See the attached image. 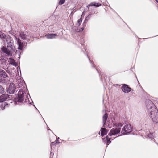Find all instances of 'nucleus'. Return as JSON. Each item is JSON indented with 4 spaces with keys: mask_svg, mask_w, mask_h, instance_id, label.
<instances>
[{
    "mask_svg": "<svg viewBox=\"0 0 158 158\" xmlns=\"http://www.w3.org/2000/svg\"><path fill=\"white\" fill-rule=\"evenodd\" d=\"M147 108L148 114L152 121L155 123L158 122V111L153 104L150 100L148 101Z\"/></svg>",
    "mask_w": 158,
    "mask_h": 158,
    "instance_id": "obj_1",
    "label": "nucleus"
},
{
    "mask_svg": "<svg viewBox=\"0 0 158 158\" xmlns=\"http://www.w3.org/2000/svg\"><path fill=\"white\" fill-rule=\"evenodd\" d=\"M6 39L7 42V48L6 46H2L1 49L3 52L9 55L15 50L14 41L13 39L9 35H7L6 37Z\"/></svg>",
    "mask_w": 158,
    "mask_h": 158,
    "instance_id": "obj_2",
    "label": "nucleus"
},
{
    "mask_svg": "<svg viewBox=\"0 0 158 158\" xmlns=\"http://www.w3.org/2000/svg\"><path fill=\"white\" fill-rule=\"evenodd\" d=\"M120 128H114L110 130L108 136H106L105 138H102L103 141L106 143L107 145H108L111 143L110 141L111 138H109L108 136H111L119 133L120 131Z\"/></svg>",
    "mask_w": 158,
    "mask_h": 158,
    "instance_id": "obj_3",
    "label": "nucleus"
},
{
    "mask_svg": "<svg viewBox=\"0 0 158 158\" xmlns=\"http://www.w3.org/2000/svg\"><path fill=\"white\" fill-rule=\"evenodd\" d=\"M23 95V92L22 91H20L18 92V98H15V101L10 99V98H8V100H7V103L9 105L10 103H12L13 102L15 103L16 104H19V102H21L24 99Z\"/></svg>",
    "mask_w": 158,
    "mask_h": 158,
    "instance_id": "obj_4",
    "label": "nucleus"
},
{
    "mask_svg": "<svg viewBox=\"0 0 158 158\" xmlns=\"http://www.w3.org/2000/svg\"><path fill=\"white\" fill-rule=\"evenodd\" d=\"M132 131V127L130 124H127L123 128L121 133L123 135H127Z\"/></svg>",
    "mask_w": 158,
    "mask_h": 158,
    "instance_id": "obj_5",
    "label": "nucleus"
},
{
    "mask_svg": "<svg viewBox=\"0 0 158 158\" xmlns=\"http://www.w3.org/2000/svg\"><path fill=\"white\" fill-rule=\"evenodd\" d=\"M16 89V87L14 83H11L9 85V87L7 90V93L10 94H13L15 92Z\"/></svg>",
    "mask_w": 158,
    "mask_h": 158,
    "instance_id": "obj_6",
    "label": "nucleus"
},
{
    "mask_svg": "<svg viewBox=\"0 0 158 158\" xmlns=\"http://www.w3.org/2000/svg\"><path fill=\"white\" fill-rule=\"evenodd\" d=\"M15 40H16L17 44L18 46V49L19 50H22L23 47V43L21 42L20 39L17 37H15Z\"/></svg>",
    "mask_w": 158,
    "mask_h": 158,
    "instance_id": "obj_7",
    "label": "nucleus"
},
{
    "mask_svg": "<svg viewBox=\"0 0 158 158\" xmlns=\"http://www.w3.org/2000/svg\"><path fill=\"white\" fill-rule=\"evenodd\" d=\"M26 32H21L19 34V35L21 39L23 40H29V37Z\"/></svg>",
    "mask_w": 158,
    "mask_h": 158,
    "instance_id": "obj_8",
    "label": "nucleus"
},
{
    "mask_svg": "<svg viewBox=\"0 0 158 158\" xmlns=\"http://www.w3.org/2000/svg\"><path fill=\"white\" fill-rule=\"evenodd\" d=\"M8 94H3L0 96V102H4L7 99L10 98V97Z\"/></svg>",
    "mask_w": 158,
    "mask_h": 158,
    "instance_id": "obj_9",
    "label": "nucleus"
},
{
    "mask_svg": "<svg viewBox=\"0 0 158 158\" xmlns=\"http://www.w3.org/2000/svg\"><path fill=\"white\" fill-rule=\"evenodd\" d=\"M122 89L124 92L127 93L131 91V89L127 85H124L122 86Z\"/></svg>",
    "mask_w": 158,
    "mask_h": 158,
    "instance_id": "obj_10",
    "label": "nucleus"
},
{
    "mask_svg": "<svg viewBox=\"0 0 158 158\" xmlns=\"http://www.w3.org/2000/svg\"><path fill=\"white\" fill-rule=\"evenodd\" d=\"M26 85L24 82L22 81L21 82H20L18 84V87H19L20 89H19V91H22L23 93V97L24 96V92L23 91V88H24L25 87Z\"/></svg>",
    "mask_w": 158,
    "mask_h": 158,
    "instance_id": "obj_11",
    "label": "nucleus"
},
{
    "mask_svg": "<svg viewBox=\"0 0 158 158\" xmlns=\"http://www.w3.org/2000/svg\"><path fill=\"white\" fill-rule=\"evenodd\" d=\"M58 35L55 34H47L45 35V36L48 39H52L55 38L56 36H57Z\"/></svg>",
    "mask_w": 158,
    "mask_h": 158,
    "instance_id": "obj_12",
    "label": "nucleus"
},
{
    "mask_svg": "<svg viewBox=\"0 0 158 158\" xmlns=\"http://www.w3.org/2000/svg\"><path fill=\"white\" fill-rule=\"evenodd\" d=\"M0 76L3 78H6L8 77L5 72L2 69H0Z\"/></svg>",
    "mask_w": 158,
    "mask_h": 158,
    "instance_id": "obj_13",
    "label": "nucleus"
},
{
    "mask_svg": "<svg viewBox=\"0 0 158 158\" xmlns=\"http://www.w3.org/2000/svg\"><path fill=\"white\" fill-rule=\"evenodd\" d=\"M9 64L16 66L17 65V63L15 62L14 59L12 58H10L9 59Z\"/></svg>",
    "mask_w": 158,
    "mask_h": 158,
    "instance_id": "obj_14",
    "label": "nucleus"
},
{
    "mask_svg": "<svg viewBox=\"0 0 158 158\" xmlns=\"http://www.w3.org/2000/svg\"><path fill=\"white\" fill-rule=\"evenodd\" d=\"M2 102L0 105V107L1 108L2 110H4L5 108H7L9 106L8 104L7 103V102Z\"/></svg>",
    "mask_w": 158,
    "mask_h": 158,
    "instance_id": "obj_15",
    "label": "nucleus"
},
{
    "mask_svg": "<svg viewBox=\"0 0 158 158\" xmlns=\"http://www.w3.org/2000/svg\"><path fill=\"white\" fill-rule=\"evenodd\" d=\"M107 130L105 128H101V136L103 137L107 134Z\"/></svg>",
    "mask_w": 158,
    "mask_h": 158,
    "instance_id": "obj_16",
    "label": "nucleus"
},
{
    "mask_svg": "<svg viewBox=\"0 0 158 158\" xmlns=\"http://www.w3.org/2000/svg\"><path fill=\"white\" fill-rule=\"evenodd\" d=\"M108 118V114L107 113H105L103 116V126L104 127V125L106 124L107 119Z\"/></svg>",
    "mask_w": 158,
    "mask_h": 158,
    "instance_id": "obj_17",
    "label": "nucleus"
},
{
    "mask_svg": "<svg viewBox=\"0 0 158 158\" xmlns=\"http://www.w3.org/2000/svg\"><path fill=\"white\" fill-rule=\"evenodd\" d=\"M90 6H94L96 7H98L101 6V4L99 3H92L90 4Z\"/></svg>",
    "mask_w": 158,
    "mask_h": 158,
    "instance_id": "obj_18",
    "label": "nucleus"
},
{
    "mask_svg": "<svg viewBox=\"0 0 158 158\" xmlns=\"http://www.w3.org/2000/svg\"><path fill=\"white\" fill-rule=\"evenodd\" d=\"M91 14H89L85 18L84 22L83 23V25H84V24L86 23L88 21V20L91 18Z\"/></svg>",
    "mask_w": 158,
    "mask_h": 158,
    "instance_id": "obj_19",
    "label": "nucleus"
},
{
    "mask_svg": "<svg viewBox=\"0 0 158 158\" xmlns=\"http://www.w3.org/2000/svg\"><path fill=\"white\" fill-rule=\"evenodd\" d=\"M7 35H6L2 33V34L0 35V38L1 39H2L3 41H6V37Z\"/></svg>",
    "mask_w": 158,
    "mask_h": 158,
    "instance_id": "obj_20",
    "label": "nucleus"
},
{
    "mask_svg": "<svg viewBox=\"0 0 158 158\" xmlns=\"http://www.w3.org/2000/svg\"><path fill=\"white\" fill-rule=\"evenodd\" d=\"M123 124L121 123H116L114 124V126L116 127H122Z\"/></svg>",
    "mask_w": 158,
    "mask_h": 158,
    "instance_id": "obj_21",
    "label": "nucleus"
},
{
    "mask_svg": "<svg viewBox=\"0 0 158 158\" xmlns=\"http://www.w3.org/2000/svg\"><path fill=\"white\" fill-rule=\"evenodd\" d=\"M4 92V89L2 86L0 85V94H2Z\"/></svg>",
    "mask_w": 158,
    "mask_h": 158,
    "instance_id": "obj_22",
    "label": "nucleus"
},
{
    "mask_svg": "<svg viewBox=\"0 0 158 158\" xmlns=\"http://www.w3.org/2000/svg\"><path fill=\"white\" fill-rule=\"evenodd\" d=\"M65 0H60L59 2V5H61L65 2Z\"/></svg>",
    "mask_w": 158,
    "mask_h": 158,
    "instance_id": "obj_23",
    "label": "nucleus"
},
{
    "mask_svg": "<svg viewBox=\"0 0 158 158\" xmlns=\"http://www.w3.org/2000/svg\"><path fill=\"white\" fill-rule=\"evenodd\" d=\"M82 19L81 18H80L77 21V22H78V23L79 24V26L80 25L81 23L82 22Z\"/></svg>",
    "mask_w": 158,
    "mask_h": 158,
    "instance_id": "obj_24",
    "label": "nucleus"
},
{
    "mask_svg": "<svg viewBox=\"0 0 158 158\" xmlns=\"http://www.w3.org/2000/svg\"><path fill=\"white\" fill-rule=\"evenodd\" d=\"M57 143L56 142H52L51 143V149L52 148V146L53 145H55Z\"/></svg>",
    "mask_w": 158,
    "mask_h": 158,
    "instance_id": "obj_25",
    "label": "nucleus"
},
{
    "mask_svg": "<svg viewBox=\"0 0 158 158\" xmlns=\"http://www.w3.org/2000/svg\"><path fill=\"white\" fill-rule=\"evenodd\" d=\"M83 27L81 28V31H83L84 29V28H85L86 26V24L85 23L84 24V25L83 24Z\"/></svg>",
    "mask_w": 158,
    "mask_h": 158,
    "instance_id": "obj_26",
    "label": "nucleus"
},
{
    "mask_svg": "<svg viewBox=\"0 0 158 158\" xmlns=\"http://www.w3.org/2000/svg\"><path fill=\"white\" fill-rule=\"evenodd\" d=\"M148 137H149V138H151V139H152V135L151 133H150V134H148Z\"/></svg>",
    "mask_w": 158,
    "mask_h": 158,
    "instance_id": "obj_27",
    "label": "nucleus"
},
{
    "mask_svg": "<svg viewBox=\"0 0 158 158\" xmlns=\"http://www.w3.org/2000/svg\"><path fill=\"white\" fill-rule=\"evenodd\" d=\"M59 137H58V138H57L56 139V140L55 141V142H56L57 143H59V142H58V139H59Z\"/></svg>",
    "mask_w": 158,
    "mask_h": 158,
    "instance_id": "obj_28",
    "label": "nucleus"
},
{
    "mask_svg": "<svg viewBox=\"0 0 158 158\" xmlns=\"http://www.w3.org/2000/svg\"><path fill=\"white\" fill-rule=\"evenodd\" d=\"M53 155V153H52L51 152V153H50V158H51V156H52V155Z\"/></svg>",
    "mask_w": 158,
    "mask_h": 158,
    "instance_id": "obj_29",
    "label": "nucleus"
},
{
    "mask_svg": "<svg viewBox=\"0 0 158 158\" xmlns=\"http://www.w3.org/2000/svg\"><path fill=\"white\" fill-rule=\"evenodd\" d=\"M87 57L88 58H89V60L90 62H91V61L90 60V59H89V56H88V55L87 54Z\"/></svg>",
    "mask_w": 158,
    "mask_h": 158,
    "instance_id": "obj_30",
    "label": "nucleus"
},
{
    "mask_svg": "<svg viewBox=\"0 0 158 158\" xmlns=\"http://www.w3.org/2000/svg\"><path fill=\"white\" fill-rule=\"evenodd\" d=\"M158 3V0H155Z\"/></svg>",
    "mask_w": 158,
    "mask_h": 158,
    "instance_id": "obj_31",
    "label": "nucleus"
},
{
    "mask_svg": "<svg viewBox=\"0 0 158 158\" xmlns=\"http://www.w3.org/2000/svg\"><path fill=\"white\" fill-rule=\"evenodd\" d=\"M92 65L94 67H95L94 66V65L93 64H92Z\"/></svg>",
    "mask_w": 158,
    "mask_h": 158,
    "instance_id": "obj_32",
    "label": "nucleus"
},
{
    "mask_svg": "<svg viewBox=\"0 0 158 158\" xmlns=\"http://www.w3.org/2000/svg\"><path fill=\"white\" fill-rule=\"evenodd\" d=\"M96 69L97 70V71L98 72V69H97L96 68Z\"/></svg>",
    "mask_w": 158,
    "mask_h": 158,
    "instance_id": "obj_33",
    "label": "nucleus"
},
{
    "mask_svg": "<svg viewBox=\"0 0 158 158\" xmlns=\"http://www.w3.org/2000/svg\"><path fill=\"white\" fill-rule=\"evenodd\" d=\"M3 69H5V70H6V69H5V68H3Z\"/></svg>",
    "mask_w": 158,
    "mask_h": 158,
    "instance_id": "obj_34",
    "label": "nucleus"
}]
</instances>
